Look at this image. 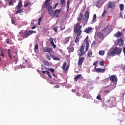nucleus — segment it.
I'll return each mask as SVG.
<instances>
[{"instance_id": "f257e3e1", "label": "nucleus", "mask_w": 125, "mask_h": 125, "mask_svg": "<svg viewBox=\"0 0 125 125\" xmlns=\"http://www.w3.org/2000/svg\"><path fill=\"white\" fill-rule=\"evenodd\" d=\"M89 47V42H88V37H86L84 40L83 43L82 44L78 50V56L82 57L83 55H84L88 50Z\"/></svg>"}, {"instance_id": "f03ea898", "label": "nucleus", "mask_w": 125, "mask_h": 125, "mask_svg": "<svg viewBox=\"0 0 125 125\" xmlns=\"http://www.w3.org/2000/svg\"><path fill=\"white\" fill-rule=\"evenodd\" d=\"M122 53V49L118 48L117 47H114L112 49L109 50L108 52L107 53V56H115L119 55Z\"/></svg>"}, {"instance_id": "7ed1b4c3", "label": "nucleus", "mask_w": 125, "mask_h": 125, "mask_svg": "<svg viewBox=\"0 0 125 125\" xmlns=\"http://www.w3.org/2000/svg\"><path fill=\"white\" fill-rule=\"evenodd\" d=\"M37 33L36 31L33 30H26L24 32L23 31H21L19 32V37H21L24 40V39H26L29 37V36H31L32 34H36Z\"/></svg>"}, {"instance_id": "20e7f679", "label": "nucleus", "mask_w": 125, "mask_h": 125, "mask_svg": "<svg viewBox=\"0 0 125 125\" xmlns=\"http://www.w3.org/2000/svg\"><path fill=\"white\" fill-rule=\"evenodd\" d=\"M81 22L77 23L74 24V32L75 33H77V37H80L81 35H82V28L83 26L81 25Z\"/></svg>"}, {"instance_id": "39448f33", "label": "nucleus", "mask_w": 125, "mask_h": 125, "mask_svg": "<svg viewBox=\"0 0 125 125\" xmlns=\"http://www.w3.org/2000/svg\"><path fill=\"white\" fill-rule=\"evenodd\" d=\"M106 103L107 104H110V108H113V107H117V100L114 97H111L109 100L106 101Z\"/></svg>"}, {"instance_id": "423d86ee", "label": "nucleus", "mask_w": 125, "mask_h": 125, "mask_svg": "<svg viewBox=\"0 0 125 125\" xmlns=\"http://www.w3.org/2000/svg\"><path fill=\"white\" fill-rule=\"evenodd\" d=\"M102 32H103L105 35H109L111 33V29L109 25H104L102 27Z\"/></svg>"}, {"instance_id": "0eeeda50", "label": "nucleus", "mask_w": 125, "mask_h": 125, "mask_svg": "<svg viewBox=\"0 0 125 125\" xmlns=\"http://www.w3.org/2000/svg\"><path fill=\"white\" fill-rule=\"evenodd\" d=\"M61 11V8H60L59 9H56L55 12L53 11V13H52V15H51V16H52L53 17L58 18L59 17V14H60Z\"/></svg>"}, {"instance_id": "6e6552de", "label": "nucleus", "mask_w": 125, "mask_h": 125, "mask_svg": "<svg viewBox=\"0 0 125 125\" xmlns=\"http://www.w3.org/2000/svg\"><path fill=\"white\" fill-rule=\"evenodd\" d=\"M105 6L106 7V9H109V8L114 9V8L116 7V5L113 2H109Z\"/></svg>"}, {"instance_id": "1a4fd4ad", "label": "nucleus", "mask_w": 125, "mask_h": 125, "mask_svg": "<svg viewBox=\"0 0 125 125\" xmlns=\"http://www.w3.org/2000/svg\"><path fill=\"white\" fill-rule=\"evenodd\" d=\"M89 19V12L88 11H86L84 13V18L83 19V21L84 23H87L88 19Z\"/></svg>"}, {"instance_id": "9d476101", "label": "nucleus", "mask_w": 125, "mask_h": 125, "mask_svg": "<svg viewBox=\"0 0 125 125\" xmlns=\"http://www.w3.org/2000/svg\"><path fill=\"white\" fill-rule=\"evenodd\" d=\"M109 79L111 81V82H112V83H117L118 82V78L117 77V76L116 75H112L109 77Z\"/></svg>"}, {"instance_id": "9b49d317", "label": "nucleus", "mask_w": 125, "mask_h": 125, "mask_svg": "<svg viewBox=\"0 0 125 125\" xmlns=\"http://www.w3.org/2000/svg\"><path fill=\"white\" fill-rule=\"evenodd\" d=\"M83 11H81L77 17L78 22H79V23H81V22H82V20H83Z\"/></svg>"}, {"instance_id": "f8f14e48", "label": "nucleus", "mask_w": 125, "mask_h": 125, "mask_svg": "<svg viewBox=\"0 0 125 125\" xmlns=\"http://www.w3.org/2000/svg\"><path fill=\"white\" fill-rule=\"evenodd\" d=\"M83 61H84V57H79L78 62V66H80L81 67H82L83 63Z\"/></svg>"}, {"instance_id": "ddd939ff", "label": "nucleus", "mask_w": 125, "mask_h": 125, "mask_svg": "<svg viewBox=\"0 0 125 125\" xmlns=\"http://www.w3.org/2000/svg\"><path fill=\"white\" fill-rule=\"evenodd\" d=\"M43 51L44 52H48V53H51L52 52V48L46 46L43 49Z\"/></svg>"}, {"instance_id": "4468645a", "label": "nucleus", "mask_w": 125, "mask_h": 125, "mask_svg": "<svg viewBox=\"0 0 125 125\" xmlns=\"http://www.w3.org/2000/svg\"><path fill=\"white\" fill-rule=\"evenodd\" d=\"M95 70L98 74L99 73H104L105 72V69L100 68H96V66H95Z\"/></svg>"}, {"instance_id": "2eb2a0df", "label": "nucleus", "mask_w": 125, "mask_h": 125, "mask_svg": "<svg viewBox=\"0 0 125 125\" xmlns=\"http://www.w3.org/2000/svg\"><path fill=\"white\" fill-rule=\"evenodd\" d=\"M66 65H67V62H63V63L62 64V69L63 70V71H64L65 72H67V71H68V70L69 69V66L67 65L66 67Z\"/></svg>"}, {"instance_id": "dca6fc26", "label": "nucleus", "mask_w": 125, "mask_h": 125, "mask_svg": "<svg viewBox=\"0 0 125 125\" xmlns=\"http://www.w3.org/2000/svg\"><path fill=\"white\" fill-rule=\"evenodd\" d=\"M22 8V0H19L18 5L15 7L16 10H19Z\"/></svg>"}, {"instance_id": "f3484780", "label": "nucleus", "mask_w": 125, "mask_h": 125, "mask_svg": "<svg viewBox=\"0 0 125 125\" xmlns=\"http://www.w3.org/2000/svg\"><path fill=\"white\" fill-rule=\"evenodd\" d=\"M96 35L97 37L98 38L99 40H103V39L104 38V35L101 32H97Z\"/></svg>"}, {"instance_id": "a211bd4d", "label": "nucleus", "mask_w": 125, "mask_h": 125, "mask_svg": "<svg viewBox=\"0 0 125 125\" xmlns=\"http://www.w3.org/2000/svg\"><path fill=\"white\" fill-rule=\"evenodd\" d=\"M49 41L50 43H51V45L54 48H56V45L54 44V42H53V39L52 37H50L49 39Z\"/></svg>"}, {"instance_id": "6ab92c4d", "label": "nucleus", "mask_w": 125, "mask_h": 125, "mask_svg": "<svg viewBox=\"0 0 125 125\" xmlns=\"http://www.w3.org/2000/svg\"><path fill=\"white\" fill-rule=\"evenodd\" d=\"M117 43L119 46H123L124 45V40H123V39L120 38L119 39Z\"/></svg>"}, {"instance_id": "aec40b11", "label": "nucleus", "mask_w": 125, "mask_h": 125, "mask_svg": "<svg viewBox=\"0 0 125 125\" xmlns=\"http://www.w3.org/2000/svg\"><path fill=\"white\" fill-rule=\"evenodd\" d=\"M51 0H46L44 2L43 6L45 8H47L48 6H49V5L50 4L49 3V1H50Z\"/></svg>"}, {"instance_id": "412c9836", "label": "nucleus", "mask_w": 125, "mask_h": 125, "mask_svg": "<svg viewBox=\"0 0 125 125\" xmlns=\"http://www.w3.org/2000/svg\"><path fill=\"white\" fill-rule=\"evenodd\" d=\"M91 31H92V27H87L84 30V32L86 33V34H89Z\"/></svg>"}, {"instance_id": "4be33fe9", "label": "nucleus", "mask_w": 125, "mask_h": 125, "mask_svg": "<svg viewBox=\"0 0 125 125\" xmlns=\"http://www.w3.org/2000/svg\"><path fill=\"white\" fill-rule=\"evenodd\" d=\"M122 35L123 33L120 31L116 32L114 35L116 38H120V37H122Z\"/></svg>"}, {"instance_id": "5701e85b", "label": "nucleus", "mask_w": 125, "mask_h": 125, "mask_svg": "<svg viewBox=\"0 0 125 125\" xmlns=\"http://www.w3.org/2000/svg\"><path fill=\"white\" fill-rule=\"evenodd\" d=\"M48 11L49 12V14L50 15H52V13L53 12V10L52 9V6H49L48 7Z\"/></svg>"}, {"instance_id": "b1692460", "label": "nucleus", "mask_w": 125, "mask_h": 125, "mask_svg": "<svg viewBox=\"0 0 125 125\" xmlns=\"http://www.w3.org/2000/svg\"><path fill=\"white\" fill-rule=\"evenodd\" d=\"M90 95L88 93H85L83 95V98H86V99H89Z\"/></svg>"}, {"instance_id": "393cba45", "label": "nucleus", "mask_w": 125, "mask_h": 125, "mask_svg": "<svg viewBox=\"0 0 125 125\" xmlns=\"http://www.w3.org/2000/svg\"><path fill=\"white\" fill-rule=\"evenodd\" d=\"M96 6L99 8H100L102 6V4L100 2V0H99V1L96 2Z\"/></svg>"}, {"instance_id": "a878e982", "label": "nucleus", "mask_w": 125, "mask_h": 125, "mask_svg": "<svg viewBox=\"0 0 125 125\" xmlns=\"http://www.w3.org/2000/svg\"><path fill=\"white\" fill-rule=\"evenodd\" d=\"M42 74H47V75L48 76L49 78L50 79L51 78V76L50 75V73L49 72V71H42Z\"/></svg>"}, {"instance_id": "bb28decb", "label": "nucleus", "mask_w": 125, "mask_h": 125, "mask_svg": "<svg viewBox=\"0 0 125 125\" xmlns=\"http://www.w3.org/2000/svg\"><path fill=\"white\" fill-rule=\"evenodd\" d=\"M82 77V74H78L75 77H74L75 81L77 82L79 79Z\"/></svg>"}, {"instance_id": "cd10ccee", "label": "nucleus", "mask_w": 125, "mask_h": 125, "mask_svg": "<svg viewBox=\"0 0 125 125\" xmlns=\"http://www.w3.org/2000/svg\"><path fill=\"white\" fill-rule=\"evenodd\" d=\"M7 52H8V55L10 60H12V56H11V50H10L9 49H8Z\"/></svg>"}, {"instance_id": "c85d7f7f", "label": "nucleus", "mask_w": 125, "mask_h": 125, "mask_svg": "<svg viewBox=\"0 0 125 125\" xmlns=\"http://www.w3.org/2000/svg\"><path fill=\"white\" fill-rule=\"evenodd\" d=\"M96 22V15L94 14L93 16V20H92L91 23L93 24V23H95Z\"/></svg>"}, {"instance_id": "c756f323", "label": "nucleus", "mask_w": 125, "mask_h": 125, "mask_svg": "<svg viewBox=\"0 0 125 125\" xmlns=\"http://www.w3.org/2000/svg\"><path fill=\"white\" fill-rule=\"evenodd\" d=\"M35 52H36V53H37V52H39V45H38L37 44L35 45Z\"/></svg>"}, {"instance_id": "7c9ffc66", "label": "nucleus", "mask_w": 125, "mask_h": 125, "mask_svg": "<svg viewBox=\"0 0 125 125\" xmlns=\"http://www.w3.org/2000/svg\"><path fill=\"white\" fill-rule=\"evenodd\" d=\"M69 41H70V37H67L65 39V40H64V44H67V43L69 42Z\"/></svg>"}, {"instance_id": "2f4dec72", "label": "nucleus", "mask_w": 125, "mask_h": 125, "mask_svg": "<svg viewBox=\"0 0 125 125\" xmlns=\"http://www.w3.org/2000/svg\"><path fill=\"white\" fill-rule=\"evenodd\" d=\"M87 54L88 57H91V56H92V51L91 50H89Z\"/></svg>"}, {"instance_id": "473e14b6", "label": "nucleus", "mask_w": 125, "mask_h": 125, "mask_svg": "<svg viewBox=\"0 0 125 125\" xmlns=\"http://www.w3.org/2000/svg\"><path fill=\"white\" fill-rule=\"evenodd\" d=\"M67 49L69 50V52H73L74 51V47L69 46L67 48Z\"/></svg>"}, {"instance_id": "72a5a7b5", "label": "nucleus", "mask_w": 125, "mask_h": 125, "mask_svg": "<svg viewBox=\"0 0 125 125\" xmlns=\"http://www.w3.org/2000/svg\"><path fill=\"white\" fill-rule=\"evenodd\" d=\"M60 2H61L62 6H64V5H66L65 0H61Z\"/></svg>"}, {"instance_id": "f704fd0d", "label": "nucleus", "mask_w": 125, "mask_h": 125, "mask_svg": "<svg viewBox=\"0 0 125 125\" xmlns=\"http://www.w3.org/2000/svg\"><path fill=\"white\" fill-rule=\"evenodd\" d=\"M69 7H70V1L67 0V4H66L67 11H68V10H69Z\"/></svg>"}, {"instance_id": "c9c22d12", "label": "nucleus", "mask_w": 125, "mask_h": 125, "mask_svg": "<svg viewBox=\"0 0 125 125\" xmlns=\"http://www.w3.org/2000/svg\"><path fill=\"white\" fill-rule=\"evenodd\" d=\"M22 12H24V11L21 9L18 10L16 12L15 14H18V13L21 14V13H22Z\"/></svg>"}, {"instance_id": "e433bc0d", "label": "nucleus", "mask_w": 125, "mask_h": 125, "mask_svg": "<svg viewBox=\"0 0 125 125\" xmlns=\"http://www.w3.org/2000/svg\"><path fill=\"white\" fill-rule=\"evenodd\" d=\"M99 55H101L102 56H103V55H104V54H105V51L102 50V51H100L99 52Z\"/></svg>"}, {"instance_id": "4c0bfd02", "label": "nucleus", "mask_w": 125, "mask_h": 125, "mask_svg": "<svg viewBox=\"0 0 125 125\" xmlns=\"http://www.w3.org/2000/svg\"><path fill=\"white\" fill-rule=\"evenodd\" d=\"M1 49H2L0 51V56H2V57H4V55L3 54V49H2V48H1Z\"/></svg>"}, {"instance_id": "58836bf2", "label": "nucleus", "mask_w": 125, "mask_h": 125, "mask_svg": "<svg viewBox=\"0 0 125 125\" xmlns=\"http://www.w3.org/2000/svg\"><path fill=\"white\" fill-rule=\"evenodd\" d=\"M46 57L48 60H51V57L48 54L46 55Z\"/></svg>"}, {"instance_id": "ea45409f", "label": "nucleus", "mask_w": 125, "mask_h": 125, "mask_svg": "<svg viewBox=\"0 0 125 125\" xmlns=\"http://www.w3.org/2000/svg\"><path fill=\"white\" fill-rule=\"evenodd\" d=\"M80 42V37H79V36H77L75 39V42H76V43H78V42Z\"/></svg>"}, {"instance_id": "a19ab883", "label": "nucleus", "mask_w": 125, "mask_h": 125, "mask_svg": "<svg viewBox=\"0 0 125 125\" xmlns=\"http://www.w3.org/2000/svg\"><path fill=\"white\" fill-rule=\"evenodd\" d=\"M60 29H61V31H63V30H65V25L62 24L60 26Z\"/></svg>"}, {"instance_id": "79ce46f5", "label": "nucleus", "mask_w": 125, "mask_h": 125, "mask_svg": "<svg viewBox=\"0 0 125 125\" xmlns=\"http://www.w3.org/2000/svg\"><path fill=\"white\" fill-rule=\"evenodd\" d=\"M120 10L121 11H124V4H120Z\"/></svg>"}, {"instance_id": "37998d69", "label": "nucleus", "mask_w": 125, "mask_h": 125, "mask_svg": "<svg viewBox=\"0 0 125 125\" xmlns=\"http://www.w3.org/2000/svg\"><path fill=\"white\" fill-rule=\"evenodd\" d=\"M44 65H46V66H49V62H48L46 61H44L43 62Z\"/></svg>"}, {"instance_id": "c03bdc74", "label": "nucleus", "mask_w": 125, "mask_h": 125, "mask_svg": "<svg viewBox=\"0 0 125 125\" xmlns=\"http://www.w3.org/2000/svg\"><path fill=\"white\" fill-rule=\"evenodd\" d=\"M8 2L9 5H14L13 1L12 0H11L10 1H9Z\"/></svg>"}, {"instance_id": "a18cd8bd", "label": "nucleus", "mask_w": 125, "mask_h": 125, "mask_svg": "<svg viewBox=\"0 0 125 125\" xmlns=\"http://www.w3.org/2000/svg\"><path fill=\"white\" fill-rule=\"evenodd\" d=\"M53 59V60H56L57 61H58L60 60V58H59L57 57H54V59Z\"/></svg>"}, {"instance_id": "49530a36", "label": "nucleus", "mask_w": 125, "mask_h": 125, "mask_svg": "<svg viewBox=\"0 0 125 125\" xmlns=\"http://www.w3.org/2000/svg\"><path fill=\"white\" fill-rule=\"evenodd\" d=\"M97 99L98 100H101V101H102V99H101V97L100 95H99L97 97Z\"/></svg>"}, {"instance_id": "de8ad7c7", "label": "nucleus", "mask_w": 125, "mask_h": 125, "mask_svg": "<svg viewBox=\"0 0 125 125\" xmlns=\"http://www.w3.org/2000/svg\"><path fill=\"white\" fill-rule=\"evenodd\" d=\"M11 21H12V24H15V19H14V18H12L11 19Z\"/></svg>"}, {"instance_id": "09e8293b", "label": "nucleus", "mask_w": 125, "mask_h": 125, "mask_svg": "<svg viewBox=\"0 0 125 125\" xmlns=\"http://www.w3.org/2000/svg\"><path fill=\"white\" fill-rule=\"evenodd\" d=\"M121 69L123 70V71H125V65L124 64H122L121 65Z\"/></svg>"}, {"instance_id": "8fccbe9b", "label": "nucleus", "mask_w": 125, "mask_h": 125, "mask_svg": "<svg viewBox=\"0 0 125 125\" xmlns=\"http://www.w3.org/2000/svg\"><path fill=\"white\" fill-rule=\"evenodd\" d=\"M105 13H107V11L104 10V12H103V13L102 16L103 17H104V16H105Z\"/></svg>"}, {"instance_id": "3c124183", "label": "nucleus", "mask_w": 125, "mask_h": 125, "mask_svg": "<svg viewBox=\"0 0 125 125\" xmlns=\"http://www.w3.org/2000/svg\"><path fill=\"white\" fill-rule=\"evenodd\" d=\"M99 64H100V66H104V62L101 61V62H100Z\"/></svg>"}, {"instance_id": "603ef678", "label": "nucleus", "mask_w": 125, "mask_h": 125, "mask_svg": "<svg viewBox=\"0 0 125 125\" xmlns=\"http://www.w3.org/2000/svg\"><path fill=\"white\" fill-rule=\"evenodd\" d=\"M49 70L52 72V73H54L55 71V69L53 68H50Z\"/></svg>"}, {"instance_id": "864d4df0", "label": "nucleus", "mask_w": 125, "mask_h": 125, "mask_svg": "<svg viewBox=\"0 0 125 125\" xmlns=\"http://www.w3.org/2000/svg\"><path fill=\"white\" fill-rule=\"evenodd\" d=\"M97 63H98V61L97 62H95L94 63H93V66H95V67H97Z\"/></svg>"}, {"instance_id": "5fc2aeb1", "label": "nucleus", "mask_w": 125, "mask_h": 125, "mask_svg": "<svg viewBox=\"0 0 125 125\" xmlns=\"http://www.w3.org/2000/svg\"><path fill=\"white\" fill-rule=\"evenodd\" d=\"M58 29V26H56L54 28L55 32H57V29Z\"/></svg>"}, {"instance_id": "6e6d98bb", "label": "nucleus", "mask_w": 125, "mask_h": 125, "mask_svg": "<svg viewBox=\"0 0 125 125\" xmlns=\"http://www.w3.org/2000/svg\"><path fill=\"white\" fill-rule=\"evenodd\" d=\"M36 28H37V25H34L31 27V29H32V30H34V29H36Z\"/></svg>"}, {"instance_id": "4d7b16f0", "label": "nucleus", "mask_w": 125, "mask_h": 125, "mask_svg": "<svg viewBox=\"0 0 125 125\" xmlns=\"http://www.w3.org/2000/svg\"><path fill=\"white\" fill-rule=\"evenodd\" d=\"M58 3H57L55 5L54 7H53L54 9H55V8H56L57 7V6H58Z\"/></svg>"}, {"instance_id": "13d9d810", "label": "nucleus", "mask_w": 125, "mask_h": 125, "mask_svg": "<svg viewBox=\"0 0 125 125\" xmlns=\"http://www.w3.org/2000/svg\"><path fill=\"white\" fill-rule=\"evenodd\" d=\"M6 42H7V43L8 44H9V43H10V42H9V39H7V40H6Z\"/></svg>"}, {"instance_id": "bf43d9fd", "label": "nucleus", "mask_w": 125, "mask_h": 125, "mask_svg": "<svg viewBox=\"0 0 125 125\" xmlns=\"http://www.w3.org/2000/svg\"><path fill=\"white\" fill-rule=\"evenodd\" d=\"M95 44H96V42H95V41H94V42H93V43H92V45L93 46H95Z\"/></svg>"}, {"instance_id": "052dcab7", "label": "nucleus", "mask_w": 125, "mask_h": 125, "mask_svg": "<svg viewBox=\"0 0 125 125\" xmlns=\"http://www.w3.org/2000/svg\"><path fill=\"white\" fill-rule=\"evenodd\" d=\"M29 5V3H26L24 5V7H27Z\"/></svg>"}, {"instance_id": "680f3d73", "label": "nucleus", "mask_w": 125, "mask_h": 125, "mask_svg": "<svg viewBox=\"0 0 125 125\" xmlns=\"http://www.w3.org/2000/svg\"><path fill=\"white\" fill-rule=\"evenodd\" d=\"M120 18H124V17H123V13H121L120 14Z\"/></svg>"}, {"instance_id": "e2e57ef3", "label": "nucleus", "mask_w": 125, "mask_h": 125, "mask_svg": "<svg viewBox=\"0 0 125 125\" xmlns=\"http://www.w3.org/2000/svg\"><path fill=\"white\" fill-rule=\"evenodd\" d=\"M42 17L39 18L38 19V22H41L42 21Z\"/></svg>"}, {"instance_id": "0e129e2a", "label": "nucleus", "mask_w": 125, "mask_h": 125, "mask_svg": "<svg viewBox=\"0 0 125 125\" xmlns=\"http://www.w3.org/2000/svg\"><path fill=\"white\" fill-rule=\"evenodd\" d=\"M76 95H77V96H81V93H80V92H77V93H76Z\"/></svg>"}, {"instance_id": "69168bd1", "label": "nucleus", "mask_w": 125, "mask_h": 125, "mask_svg": "<svg viewBox=\"0 0 125 125\" xmlns=\"http://www.w3.org/2000/svg\"><path fill=\"white\" fill-rule=\"evenodd\" d=\"M104 93H110V91L105 90V91H104Z\"/></svg>"}, {"instance_id": "338daca9", "label": "nucleus", "mask_w": 125, "mask_h": 125, "mask_svg": "<svg viewBox=\"0 0 125 125\" xmlns=\"http://www.w3.org/2000/svg\"><path fill=\"white\" fill-rule=\"evenodd\" d=\"M54 87H56V88H59V85H55Z\"/></svg>"}, {"instance_id": "774afa93", "label": "nucleus", "mask_w": 125, "mask_h": 125, "mask_svg": "<svg viewBox=\"0 0 125 125\" xmlns=\"http://www.w3.org/2000/svg\"><path fill=\"white\" fill-rule=\"evenodd\" d=\"M123 52L125 55V47L124 48Z\"/></svg>"}]
</instances>
